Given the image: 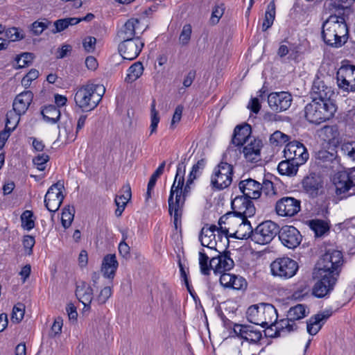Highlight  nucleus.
<instances>
[{
	"mask_svg": "<svg viewBox=\"0 0 355 355\" xmlns=\"http://www.w3.org/2000/svg\"><path fill=\"white\" fill-rule=\"evenodd\" d=\"M322 37L328 46L339 48L348 40V28L342 16L330 15L322 24Z\"/></svg>",
	"mask_w": 355,
	"mask_h": 355,
	"instance_id": "nucleus-1",
	"label": "nucleus"
},
{
	"mask_svg": "<svg viewBox=\"0 0 355 355\" xmlns=\"http://www.w3.org/2000/svg\"><path fill=\"white\" fill-rule=\"evenodd\" d=\"M105 91V88L99 85L90 84L83 86L75 94V103L83 111L93 110L101 101Z\"/></svg>",
	"mask_w": 355,
	"mask_h": 355,
	"instance_id": "nucleus-2",
	"label": "nucleus"
},
{
	"mask_svg": "<svg viewBox=\"0 0 355 355\" xmlns=\"http://www.w3.org/2000/svg\"><path fill=\"white\" fill-rule=\"evenodd\" d=\"M336 110L334 103L314 99L304 107V117L309 123L318 125L332 119Z\"/></svg>",
	"mask_w": 355,
	"mask_h": 355,
	"instance_id": "nucleus-3",
	"label": "nucleus"
},
{
	"mask_svg": "<svg viewBox=\"0 0 355 355\" xmlns=\"http://www.w3.org/2000/svg\"><path fill=\"white\" fill-rule=\"evenodd\" d=\"M343 263V256L340 251L328 250L316 263L314 270L338 277Z\"/></svg>",
	"mask_w": 355,
	"mask_h": 355,
	"instance_id": "nucleus-4",
	"label": "nucleus"
},
{
	"mask_svg": "<svg viewBox=\"0 0 355 355\" xmlns=\"http://www.w3.org/2000/svg\"><path fill=\"white\" fill-rule=\"evenodd\" d=\"M244 218L241 215H239L232 211L227 212L222 216L218 220V229L221 234L218 233V238L220 239L225 236V240L228 245L229 238L232 236V233L236 231V229L243 223Z\"/></svg>",
	"mask_w": 355,
	"mask_h": 355,
	"instance_id": "nucleus-5",
	"label": "nucleus"
},
{
	"mask_svg": "<svg viewBox=\"0 0 355 355\" xmlns=\"http://www.w3.org/2000/svg\"><path fill=\"white\" fill-rule=\"evenodd\" d=\"M298 268L297 262L287 257L277 258L270 264L272 275L283 279H289L293 277Z\"/></svg>",
	"mask_w": 355,
	"mask_h": 355,
	"instance_id": "nucleus-6",
	"label": "nucleus"
},
{
	"mask_svg": "<svg viewBox=\"0 0 355 355\" xmlns=\"http://www.w3.org/2000/svg\"><path fill=\"white\" fill-rule=\"evenodd\" d=\"M279 226L271 220H266L254 230L252 241L259 245H266L270 243L278 234Z\"/></svg>",
	"mask_w": 355,
	"mask_h": 355,
	"instance_id": "nucleus-7",
	"label": "nucleus"
},
{
	"mask_svg": "<svg viewBox=\"0 0 355 355\" xmlns=\"http://www.w3.org/2000/svg\"><path fill=\"white\" fill-rule=\"evenodd\" d=\"M233 166L221 162L214 169L211 184L215 189L222 190L228 187L232 182Z\"/></svg>",
	"mask_w": 355,
	"mask_h": 355,
	"instance_id": "nucleus-8",
	"label": "nucleus"
},
{
	"mask_svg": "<svg viewBox=\"0 0 355 355\" xmlns=\"http://www.w3.org/2000/svg\"><path fill=\"white\" fill-rule=\"evenodd\" d=\"M313 277L318 281L313 288V294L319 298L329 293L334 288L338 277L314 270Z\"/></svg>",
	"mask_w": 355,
	"mask_h": 355,
	"instance_id": "nucleus-9",
	"label": "nucleus"
},
{
	"mask_svg": "<svg viewBox=\"0 0 355 355\" xmlns=\"http://www.w3.org/2000/svg\"><path fill=\"white\" fill-rule=\"evenodd\" d=\"M64 184L60 181L52 184L48 189L44 197V205L50 211L55 213L61 206L64 196L62 193Z\"/></svg>",
	"mask_w": 355,
	"mask_h": 355,
	"instance_id": "nucleus-10",
	"label": "nucleus"
},
{
	"mask_svg": "<svg viewBox=\"0 0 355 355\" xmlns=\"http://www.w3.org/2000/svg\"><path fill=\"white\" fill-rule=\"evenodd\" d=\"M284 157L301 166L308 160L309 155L306 147L300 141H293L286 144L284 150Z\"/></svg>",
	"mask_w": 355,
	"mask_h": 355,
	"instance_id": "nucleus-11",
	"label": "nucleus"
},
{
	"mask_svg": "<svg viewBox=\"0 0 355 355\" xmlns=\"http://www.w3.org/2000/svg\"><path fill=\"white\" fill-rule=\"evenodd\" d=\"M339 88L347 92H355V66L343 64L337 72Z\"/></svg>",
	"mask_w": 355,
	"mask_h": 355,
	"instance_id": "nucleus-12",
	"label": "nucleus"
},
{
	"mask_svg": "<svg viewBox=\"0 0 355 355\" xmlns=\"http://www.w3.org/2000/svg\"><path fill=\"white\" fill-rule=\"evenodd\" d=\"M333 184L335 187L336 195L340 196L341 198L355 194L349 172L340 171L336 173L333 178Z\"/></svg>",
	"mask_w": 355,
	"mask_h": 355,
	"instance_id": "nucleus-13",
	"label": "nucleus"
},
{
	"mask_svg": "<svg viewBox=\"0 0 355 355\" xmlns=\"http://www.w3.org/2000/svg\"><path fill=\"white\" fill-rule=\"evenodd\" d=\"M301 209V202L293 197H282L275 205V210L279 216L292 217L296 215Z\"/></svg>",
	"mask_w": 355,
	"mask_h": 355,
	"instance_id": "nucleus-14",
	"label": "nucleus"
},
{
	"mask_svg": "<svg viewBox=\"0 0 355 355\" xmlns=\"http://www.w3.org/2000/svg\"><path fill=\"white\" fill-rule=\"evenodd\" d=\"M144 45V43L137 36L135 39L121 41L118 49L123 59L132 60L139 55Z\"/></svg>",
	"mask_w": 355,
	"mask_h": 355,
	"instance_id": "nucleus-15",
	"label": "nucleus"
},
{
	"mask_svg": "<svg viewBox=\"0 0 355 355\" xmlns=\"http://www.w3.org/2000/svg\"><path fill=\"white\" fill-rule=\"evenodd\" d=\"M278 234L282 243L290 249L297 248L302 239L300 232L293 226H283L279 229Z\"/></svg>",
	"mask_w": 355,
	"mask_h": 355,
	"instance_id": "nucleus-16",
	"label": "nucleus"
},
{
	"mask_svg": "<svg viewBox=\"0 0 355 355\" xmlns=\"http://www.w3.org/2000/svg\"><path fill=\"white\" fill-rule=\"evenodd\" d=\"M292 96L285 92H272L268 96L269 107L276 112H281L288 110L292 103Z\"/></svg>",
	"mask_w": 355,
	"mask_h": 355,
	"instance_id": "nucleus-17",
	"label": "nucleus"
},
{
	"mask_svg": "<svg viewBox=\"0 0 355 355\" xmlns=\"http://www.w3.org/2000/svg\"><path fill=\"white\" fill-rule=\"evenodd\" d=\"M234 213L243 217H252L255 214L256 209L252 199L245 196L235 197L231 202Z\"/></svg>",
	"mask_w": 355,
	"mask_h": 355,
	"instance_id": "nucleus-18",
	"label": "nucleus"
},
{
	"mask_svg": "<svg viewBox=\"0 0 355 355\" xmlns=\"http://www.w3.org/2000/svg\"><path fill=\"white\" fill-rule=\"evenodd\" d=\"M334 94L331 87L327 85L322 80L317 78L313 81L311 93L312 100L334 103L331 100V96Z\"/></svg>",
	"mask_w": 355,
	"mask_h": 355,
	"instance_id": "nucleus-19",
	"label": "nucleus"
},
{
	"mask_svg": "<svg viewBox=\"0 0 355 355\" xmlns=\"http://www.w3.org/2000/svg\"><path fill=\"white\" fill-rule=\"evenodd\" d=\"M175 187V185L171 187L168 202V213L171 216L173 215V222L175 227H177L178 223L180 220L182 215V209L186 200L182 198L178 193L175 195V199L174 200Z\"/></svg>",
	"mask_w": 355,
	"mask_h": 355,
	"instance_id": "nucleus-20",
	"label": "nucleus"
},
{
	"mask_svg": "<svg viewBox=\"0 0 355 355\" xmlns=\"http://www.w3.org/2000/svg\"><path fill=\"white\" fill-rule=\"evenodd\" d=\"M230 252L225 251L224 252H218V254L209 260V266L215 273H222L223 272L231 270L234 265V261L230 256Z\"/></svg>",
	"mask_w": 355,
	"mask_h": 355,
	"instance_id": "nucleus-21",
	"label": "nucleus"
},
{
	"mask_svg": "<svg viewBox=\"0 0 355 355\" xmlns=\"http://www.w3.org/2000/svg\"><path fill=\"white\" fill-rule=\"evenodd\" d=\"M144 31L145 28L141 30L140 28V21L138 19L131 18L118 31L117 37L121 41L135 39L136 34H142Z\"/></svg>",
	"mask_w": 355,
	"mask_h": 355,
	"instance_id": "nucleus-22",
	"label": "nucleus"
},
{
	"mask_svg": "<svg viewBox=\"0 0 355 355\" xmlns=\"http://www.w3.org/2000/svg\"><path fill=\"white\" fill-rule=\"evenodd\" d=\"M234 333L238 337L252 343H257L262 338L261 332L259 330L255 329L253 326L248 324H235Z\"/></svg>",
	"mask_w": 355,
	"mask_h": 355,
	"instance_id": "nucleus-23",
	"label": "nucleus"
},
{
	"mask_svg": "<svg viewBox=\"0 0 355 355\" xmlns=\"http://www.w3.org/2000/svg\"><path fill=\"white\" fill-rule=\"evenodd\" d=\"M302 184L305 192L315 198L318 196L319 190L323 187V180L320 175L312 173L303 179Z\"/></svg>",
	"mask_w": 355,
	"mask_h": 355,
	"instance_id": "nucleus-24",
	"label": "nucleus"
},
{
	"mask_svg": "<svg viewBox=\"0 0 355 355\" xmlns=\"http://www.w3.org/2000/svg\"><path fill=\"white\" fill-rule=\"evenodd\" d=\"M244 145L243 153L248 162L257 163L261 160L260 152L263 144L260 139L252 138Z\"/></svg>",
	"mask_w": 355,
	"mask_h": 355,
	"instance_id": "nucleus-25",
	"label": "nucleus"
},
{
	"mask_svg": "<svg viewBox=\"0 0 355 355\" xmlns=\"http://www.w3.org/2000/svg\"><path fill=\"white\" fill-rule=\"evenodd\" d=\"M239 188L243 195L252 200L258 199L261 196V184L252 178L240 181Z\"/></svg>",
	"mask_w": 355,
	"mask_h": 355,
	"instance_id": "nucleus-26",
	"label": "nucleus"
},
{
	"mask_svg": "<svg viewBox=\"0 0 355 355\" xmlns=\"http://www.w3.org/2000/svg\"><path fill=\"white\" fill-rule=\"evenodd\" d=\"M33 98V94L31 91H25L16 96L12 107L13 112L19 119V116L24 114L28 110ZM12 112V111H11Z\"/></svg>",
	"mask_w": 355,
	"mask_h": 355,
	"instance_id": "nucleus-27",
	"label": "nucleus"
},
{
	"mask_svg": "<svg viewBox=\"0 0 355 355\" xmlns=\"http://www.w3.org/2000/svg\"><path fill=\"white\" fill-rule=\"evenodd\" d=\"M216 230L218 233L221 234L218 227L215 225H212L209 227H203L202 228L199 235V240L202 245L217 250V241L216 240V234L214 233Z\"/></svg>",
	"mask_w": 355,
	"mask_h": 355,
	"instance_id": "nucleus-28",
	"label": "nucleus"
},
{
	"mask_svg": "<svg viewBox=\"0 0 355 355\" xmlns=\"http://www.w3.org/2000/svg\"><path fill=\"white\" fill-rule=\"evenodd\" d=\"M19 121V119L14 112H8L6 114L5 129L0 132V149L2 148L10 133L15 130Z\"/></svg>",
	"mask_w": 355,
	"mask_h": 355,
	"instance_id": "nucleus-29",
	"label": "nucleus"
},
{
	"mask_svg": "<svg viewBox=\"0 0 355 355\" xmlns=\"http://www.w3.org/2000/svg\"><path fill=\"white\" fill-rule=\"evenodd\" d=\"M76 295L84 305V309H89L93 300V289L86 282H81L77 285Z\"/></svg>",
	"mask_w": 355,
	"mask_h": 355,
	"instance_id": "nucleus-30",
	"label": "nucleus"
},
{
	"mask_svg": "<svg viewBox=\"0 0 355 355\" xmlns=\"http://www.w3.org/2000/svg\"><path fill=\"white\" fill-rule=\"evenodd\" d=\"M251 127L249 125H237L234 131L232 143L236 146H241L250 141L253 137H250Z\"/></svg>",
	"mask_w": 355,
	"mask_h": 355,
	"instance_id": "nucleus-31",
	"label": "nucleus"
},
{
	"mask_svg": "<svg viewBox=\"0 0 355 355\" xmlns=\"http://www.w3.org/2000/svg\"><path fill=\"white\" fill-rule=\"evenodd\" d=\"M260 312L263 318V324H260L262 327H268L276 322L278 318L277 312L275 306L270 304H260Z\"/></svg>",
	"mask_w": 355,
	"mask_h": 355,
	"instance_id": "nucleus-32",
	"label": "nucleus"
},
{
	"mask_svg": "<svg viewBox=\"0 0 355 355\" xmlns=\"http://www.w3.org/2000/svg\"><path fill=\"white\" fill-rule=\"evenodd\" d=\"M118 266L116 255L114 254H107L103 258L101 272L105 277L113 279Z\"/></svg>",
	"mask_w": 355,
	"mask_h": 355,
	"instance_id": "nucleus-33",
	"label": "nucleus"
},
{
	"mask_svg": "<svg viewBox=\"0 0 355 355\" xmlns=\"http://www.w3.org/2000/svg\"><path fill=\"white\" fill-rule=\"evenodd\" d=\"M331 315V313L330 311H325L311 317L307 322L308 333L311 335H315L321 329L322 325L320 322L326 320Z\"/></svg>",
	"mask_w": 355,
	"mask_h": 355,
	"instance_id": "nucleus-34",
	"label": "nucleus"
},
{
	"mask_svg": "<svg viewBox=\"0 0 355 355\" xmlns=\"http://www.w3.org/2000/svg\"><path fill=\"white\" fill-rule=\"evenodd\" d=\"M248 217L244 218L243 223L236 229L234 233H232V238L237 239H248L252 240V235L254 232L250 221L248 220Z\"/></svg>",
	"mask_w": 355,
	"mask_h": 355,
	"instance_id": "nucleus-35",
	"label": "nucleus"
},
{
	"mask_svg": "<svg viewBox=\"0 0 355 355\" xmlns=\"http://www.w3.org/2000/svg\"><path fill=\"white\" fill-rule=\"evenodd\" d=\"M299 166L297 164L286 159L279 162L277 170L281 175L293 177L297 174Z\"/></svg>",
	"mask_w": 355,
	"mask_h": 355,
	"instance_id": "nucleus-36",
	"label": "nucleus"
},
{
	"mask_svg": "<svg viewBox=\"0 0 355 355\" xmlns=\"http://www.w3.org/2000/svg\"><path fill=\"white\" fill-rule=\"evenodd\" d=\"M41 113L46 122L53 124L58 122L61 114L60 110L53 105L44 107Z\"/></svg>",
	"mask_w": 355,
	"mask_h": 355,
	"instance_id": "nucleus-37",
	"label": "nucleus"
},
{
	"mask_svg": "<svg viewBox=\"0 0 355 355\" xmlns=\"http://www.w3.org/2000/svg\"><path fill=\"white\" fill-rule=\"evenodd\" d=\"M261 314V312H260V304H254L250 306L246 312L248 320L250 322L257 325H260L263 323Z\"/></svg>",
	"mask_w": 355,
	"mask_h": 355,
	"instance_id": "nucleus-38",
	"label": "nucleus"
},
{
	"mask_svg": "<svg viewBox=\"0 0 355 355\" xmlns=\"http://www.w3.org/2000/svg\"><path fill=\"white\" fill-rule=\"evenodd\" d=\"M275 17V3L272 1L268 5L265 17L262 24V31H266L273 24Z\"/></svg>",
	"mask_w": 355,
	"mask_h": 355,
	"instance_id": "nucleus-39",
	"label": "nucleus"
},
{
	"mask_svg": "<svg viewBox=\"0 0 355 355\" xmlns=\"http://www.w3.org/2000/svg\"><path fill=\"white\" fill-rule=\"evenodd\" d=\"M144 67L140 62L132 64L128 69V74L125 81L131 83L137 80L143 73Z\"/></svg>",
	"mask_w": 355,
	"mask_h": 355,
	"instance_id": "nucleus-40",
	"label": "nucleus"
},
{
	"mask_svg": "<svg viewBox=\"0 0 355 355\" xmlns=\"http://www.w3.org/2000/svg\"><path fill=\"white\" fill-rule=\"evenodd\" d=\"M309 227L315 232V236H321L327 232L329 227L327 222L320 219H313L309 221Z\"/></svg>",
	"mask_w": 355,
	"mask_h": 355,
	"instance_id": "nucleus-41",
	"label": "nucleus"
},
{
	"mask_svg": "<svg viewBox=\"0 0 355 355\" xmlns=\"http://www.w3.org/2000/svg\"><path fill=\"white\" fill-rule=\"evenodd\" d=\"M186 161L187 157L182 158L181 162L177 166V171L175 177V180L173 185H175L176 188L181 187L184 185V175L186 171Z\"/></svg>",
	"mask_w": 355,
	"mask_h": 355,
	"instance_id": "nucleus-42",
	"label": "nucleus"
},
{
	"mask_svg": "<svg viewBox=\"0 0 355 355\" xmlns=\"http://www.w3.org/2000/svg\"><path fill=\"white\" fill-rule=\"evenodd\" d=\"M286 316L295 322V320H300L306 316V306L301 304L293 306L288 310Z\"/></svg>",
	"mask_w": 355,
	"mask_h": 355,
	"instance_id": "nucleus-43",
	"label": "nucleus"
},
{
	"mask_svg": "<svg viewBox=\"0 0 355 355\" xmlns=\"http://www.w3.org/2000/svg\"><path fill=\"white\" fill-rule=\"evenodd\" d=\"M340 153L347 159L355 163V141H348L342 144Z\"/></svg>",
	"mask_w": 355,
	"mask_h": 355,
	"instance_id": "nucleus-44",
	"label": "nucleus"
},
{
	"mask_svg": "<svg viewBox=\"0 0 355 355\" xmlns=\"http://www.w3.org/2000/svg\"><path fill=\"white\" fill-rule=\"evenodd\" d=\"M33 213L32 211L26 210L21 215V227L24 230L30 231L35 227V221L33 219Z\"/></svg>",
	"mask_w": 355,
	"mask_h": 355,
	"instance_id": "nucleus-45",
	"label": "nucleus"
},
{
	"mask_svg": "<svg viewBox=\"0 0 355 355\" xmlns=\"http://www.w3.org/2000/svg\"><path fill=\"white\" fill-rule=\"evenodd\" d=\"M289 138L288 135L277 130L270 135L269 141L274 146H281L288 141Z\"/></svg>",
	"mask_w": 355,
	"mask_h": 355,
	"instance_id": "nucleus-46",
	"label": "nucleus"
},
{
	"mask_svg": "<svg viewBox=\"0 0 355 355\" xmlns=\"http://www.w3.org/2000/svg\"><path fill=\"white\" fill-rule=\"evenodd\" d=\"M206 161L205 159L198 160L191 168V170L188 175L189 181H194L200 176L202 171L205 166Z\"/></svg>",
	"mask_w": 355,
	"mask_h": 355,
	"instance_id": "nucleus-47",
	"label": "nucleus"
},
{
	"mask_svg": "<svg viewBox=\"0 0 355 355\" xmlns=\"http://www.w3.org/2000/svg\"><path fill=\"white\" fill-rule=\"evenodd\" d=\"M123 193L120 196H117L115 198L116 205H121V207H125L127 202L130 200L131 188L130 184H125L122 187Z\"/></svg>",
	"mask_w": 355,
	"mask_h": 355,
	"instance_id": "nucleus-48",
	"label": "nucleus"
},
{
	"mask_svg": "<svg viewBox=\"0 0 355 355\" xmlns=\"http://www.w3.org/2000/svg\"><path fill=\"white\" fill-rule=\"evenodd\" d=\"M74 213L75 209L73 207H70L67 206L63 209L61 222L64 228H68L71 225L73 220Z\"/></svg>",
	"mask_w": 355,
	"mask_h": 355,
	"instance_id": "nucleus-49",
	"label": "nucleus"
},
{
	"mask_svg": "<svg viewBox=\"0 0 355 355\" xmlns=\"http://www.w3.org/2000/svg\"><path fill=\"white\" fill-rule=\"evenodd\" d=\"M277 329L278 332L284 331L291 332L297 329V325L295 322L289 320V317H286L277 322Z\"/></svg>",
	"mask_w": 355,
	"mask_h": 355,
	"instance_id": "nucleus-50",
	"label": "nucleus"
},
{
	"mask_svg": "<svg viewBox=\"0 0 355 355\" xmlns=\"http://www.w3.org/2000/svg\"><path fill=\"white\" fill-rule=\"evenodd\" d=\"M159 122V113L155 109V101L153 100L150 107V135L156 132Z\"/></svg>",
	"mask_w": 355,
	"mask_h": 355,
	"instance_id": "nucleus-51",
	"label": "nucleus"
},
{
	"mask_svg": "<svg viewBox=\"0 0 355 355\" xmlns=\"http://www.w3.org/2000/svg\"><path fill=\"white\" fill-rule=\"evenodd\" d=\"M199 264L201 273L208 275L212 268L209 266V257L203 250L199 252Z\"/></svg>",
	"mask_w": 355,
	"mask_h": 355,
	"instance_id": "nucleus-52",
	"label": "nucleus"
},
{
	"mask_svg": "<svg viewBox=\"0 0 355 355\" xmlns=\"http://www.w3.org/2000/svg\"><path fill=\"white\" fill-rule=\"evenodd\" d=\"M319 164L327 165L336 159V155L327 150H320L316 157Z\"/></svg>",
	"mask_w": 355,
	"mask_h": 355,
	"instance_id": "nucleus-53",
	"label": "nucleus"
},
{
	"mask_svg": "<svg viewBox=\"0 0 355 355\" xmlns=\"http://www.w3.org/2000/svg\"><path fill=\"white\" fill-rule=\"evenodd\" d=\"M34 55L32 53H24L15 58L17 68H23L28 66L33 60Z\"/></svg>",
	"mask_w": 355,
	"mask_h": 355,
	"instance_id": "nucleus-54",
	"label": "nucleus"
},
{
	"mask_svg": "<svg viewBox=\"0 0 355 355\" xmlns=\"http://www.w3.org/2000/svg\"><path fill=\"white\" fill-rule=\"evenodd\" d=\"M192 33L191 26L190 24H185L182 27V30L179 37V42L182 46L187 45L190 41Z\"/></svg>",
	"mask_w": 355,
	"mask_h": 355,
	"instance_id": "nucleus-55",
	"label": "nucleus"
},
{
	"mask_svg": "<svg viewBox=\"0 0 355 355\" xmlns=\"http://www.w3.org/2000/svg\"><path fill=\"white\" fill-rule=\"evenodd\" d=\"M49 24H51V21L45 19L43 21H36L31 24V31L34 35H39L48 28Z\"/></svg>",
	"mask_w": 355,
	"mask_h": 355,
	"instance_id": "nucleus-56",
	"label": "nucleus"
},
{
	"mask_svg": "<svg viewBox=\"0 0 355 355\" xmlns=\"http://www.w3.org/2000/svg\"><path fill=\"white\" fill-rule=\"evenodd\" d=\"M194 181H189V179L187 178L186 184L181 187L176 188L175 187V193L177 195H180V197L184 200H186L187 197L189 196L191 191V185L193 184Z\"/></svg>",
	"mask_w": 355,
	"mask_h": 355,
	"instance_id": "nucleus-57",
	"label": "nucleus"
},
{
	"mask_svg": "<svg viewBox=\"0 0 355 355\" xmlns=\"http://www.w3.org/2000/svg\"><path fill=\"white\" fill-rule=\"evenodd\" d=\"M5 35L8 39V42H9L20 40L24 38L22 32L15 27L8 28L6 31Z\"/></svg>",
	"mask_w": 355,
	"mask_h": 355,
	"instance_id": "nucleus-58",
	"label": "nucleus"
},
{
	"mask_svg": "<svg viewBox=\"0 0 355 355\" xmlns=\"http://www.w3.org/2000/svg\"><path fill=\"white\" fill-rule=\"evenodd\" d=\"M247 285V282L243 277L234 275L230 288L234 290H245Z\"/></svg>",
	"mask_w": 355,
	"mask_h": 355,
	"instance_id": "nucleus-59",
	"label": "nucleus"
},
{
	"mask_svg": "<svg viewBox=\"0 0 355 355\" xmlns=\"http://www.w3.org/2000/svg\"><path fill=\"white\" fill-rule=\"evenodd\" d=\"M49 160V156L46 154L42 153L33 158V162L38 170L44 171L46 168L45 165Z\"/></svg>",
	"mask_w": 355,
	"mask_h": 355,
	"instance_id": "nucleus-60",
	"label": "nucleus"
},
{
	"mask_svg": "<svg viewBox=\"0 0 355 355\" xmlns=\"http://www.w3.org/2000/svg\"><path fill=\"white\" fill-rule=\"evenodd\" d=\"M25 306L21 303H18L13 307L12 313V320H15L19 322L24 315Z\"/></svg>",
	"mask_w": 355,
	"mask_h": 355,
	"instance_id": "nucleus-61",
	"label": "nucleus"
},
{
	"mask_svg": "<svg viewBox=\"0 0 355 355\" xmlns=\"http://www.w3.org/2000/svg\"><path fill=\"white\" fill-rule=\"evenodd\" d=\"M112 291L110 286H105L96 297V301L99 304H105L111 297Z\"/></svg>",
	"mask_w": 355,
	"mask_h": 355,
	"instance_id": "nucleus-62",
	"label": "nucleus"
},
{
	"mask_svg": "<svg viewBox=\"0 0 355 355\" xmlns=\"http://www.w3.org/2000/svg\"><path fill=\"white\" fill-rule=\"evenodd\" d=\"M23 245L28 254L33 253V248L35 243V238L31 235H25L23 239Z\"/></svg>",
	"mask_w": 355,
	"mask_h": 355,
	"instance_id": "nucleus-63",
	"label": "nucleus"
},
{
	"mask_svg": "<svg viewBox=\"0 0 355 355\" xmlns=\"http://www.w3.org/2000/svg\"><path fill=\"white\" fill-rule=\"evenodd\" d=\"M96 39L94 37L88 36L85 37L83 42V46L87 53L94 51Z\"/></svg>",
	"mask_w": 355,
	"mask_h": 355,
	"instance_id": "nucleus-64",
	"label": "nucleus"
}]
</instances>
